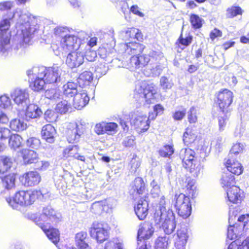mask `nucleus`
I'll use <instances>...</instances> for the list:
<instances>
[{
    "mask_svg": "<svg viewBox=\"0 0 249 249\" xmlns=\"http://www.w3.org/2000/svg\"><path fill=\"white\" fill-rule=\"evenodd\" d=\"M32 219L45 233L48 238L55 245L59 240V232L58 230L54 228H47L43 222L47 224H56L61 221V215L55 211L51 206H48L43 208L39 216L35 214L31 216Z\"/></svg>",
    "mask_w": 249,
    "mask_h": 249,
    "instance_id": "obj_1",
    "label": "nucleus"
},
{
    "mask_svg": "<svg viewBox=\"0 0 249 249\" xmlns=\"http://www.w3.org/2000/svg\"><path fill=\"white\" fill-rule=\"evenodd\" d=\"M196 181L190 178H187L185 183L186 184V194H183L176 195V203L175 206L178 215L185 219L191 214L192 207L190 197L194 198L196 196V190L195 186Z\"/></svg>",
    "mask_w": 249,
    "mask_h": 249,
    "instance_id": "obj_2",
    "label": "nucleus"
},
{
    "mask_svg": "<svg viewBox=\"0 0 249 249\" xmlns=\"http://www.w3.org/2000/svg\"><path fill=\"white\" fill-rule=\"evenodd\" d=\"M13 18L17 20V26L21 31L23 41L25 43H29L37 29L36 18L28 12H23L20 10H16Z\"/></svg>",
    "mask_w": 249,
    "mask_h": 249,
    "instance_id": "obj_3",
    "label": "nucleus"
},
{
    "mask_svg": "<svg viewBox=\"0 0 249 249\" xmlns=\"http://www.w3.org/2000/svg\"><path fill=\"white\" fill-rule=\"evenodd\" d=\"M72 32L63 39H61L60 47H57L55 45L52 46L55 55L63 56L69 52L80 50V48L82 45L81 35L84 34V33L74 32L72 33Z\"/></svg>",
    "mask_w": 249,
    "mask_h": 249,
    "instance_id": "obj_4",
    "label": "nucleus"
},
{
    "mask_svg": "<svg viewBox=\"0 0 249 249\" xmlns=\"http://www.w3.org/2000/svg\"><path fill=\"white\" fill-rule=\"evenodd\" d=\"M157 93V88L154 84L142 81L136 85L134 98L141 104H150L154 102Z\"/></svg>",
    "mask_w": 249,
    "mask_h": 249,
    "instance_id": "obj_5",
    "label": "nucleus"
},
{
    "mask_svg": "<svg viewBox=\"0 0 249 249\" xmlns=\"http://www.w3.org/2000/svg\"><path fill=\"white\" fill-rule=\"evenodd\" d=\"M10 19H4L0 22V56L5 58L12 54L11 34L8 31Z\"/></svg>",
    "mask_w": 249,
    "mask_h": 249,
    "instance_id": "obj_6",
    "label": "nucleus"
},
{
    "mask_svg": "<svg viewBox=\"0 0 249 249\" xmlns=\"http://www.w3.org/2000/svg\"><path fill=\"white\" fill-rule=\"evenodd\" d=\"M233 216L230 213L229 218V227L227 231V237L231 240L240 239L244 231L249 226V214H242L237 218L235 224L232 225Z\"/></svg>",
    "mask_w": 249,
    "mask_h": 249,
    "instance_id": "obj_7",
    "label": "nucleus"
},
{
    "mask_svg": "<svg viewBox=\"0 0 249 249\" xmlns=\"http://www.w3.org/2000/svg\"><path fill=\"white\" fill-rule=\"evenodd\" d=\"M195 155V152L190 148H183L179 153L183 166L188 169L193 176L196 177L202 172V167L196 160Z\"/></svg>",
    "mask_w": 249,
    "mask_h": 249,
    "instance_id": "obj_8",
    "label": "nucleus"
},
{
    "mask_svg": "<svg viewBox=\"0 0 249 249\" xmlns=\"http://www.w3.org/2000/svg\"><path fill=\"white\" fill-rule=\"evenodd\" d=\"M40 71V75L44 76L46 82L48 84H56L61 82L65 78L66 72L61 67L54 66L46 68L44 67H33V71L36 72Z\"/></svg>",
    "mask_w": 249,
    "mask_h": 249,
    "instance_id": "obj_9",
    "label": "nucleus"
},
{
    "mask_svg": "<svg viewBox=\"0 0 249 249\" xmlns=\"http://www.w3.org/2000/svg\"><path fill=\"white\" fill-rule=\"evenodd\" d=\"M124 50V55H132L129 59L127 66L130 69L140 68L138 55L143 51L144 46L141 44L136 42H129L123 45Z\"/></svg>",
    "mask_w": 249,
    "mask_h": 249,
    "instance_id": "obj_10",
    "label": "nucleus"
},
{
    "mask_svg": "<svg viewBox=\"0 0 249 249\" xmlns=\"http://www.w3.org/2000/svg\"><path fill=\"white\" fill-rule=\"evenodd\" d=\"M36 196L33 192L20 191L17 192L12 199L6 198V200L14 209H18L19 205L28 206L32 204L35 201Z\"/></svg>",
    "mask_w": 249,
    "mask_h": 249,
    "instance_id": "obj_11",
    "label": "nucleus"
},
{
    "mask_svg": "<svg viewBox=\"0 0 249 249\" xmlns=\"http://www.w3.org/2000/svg\"><path fill=\"white\" fill-rule=\"evenodd\" d=\"M90 234L98 242L102 243L109 237V230L107 224L94 222L90 229Z\"/></svg>",
    "mask_w": 249,
    "mask_h": 249,
    "instance_id": "obj_12",
    "label": "nucleus"
},
{
    "mask_svg": "<svg viewBox=\"0 0 249 249\" xmlns=\"http://www.w3.org/2000/svg\"><path fill=\"white\" fill-rule=\"evenodd\" d=\"M33 68L27 71V75L29 77L30 83V86L35 91H40L44 89L45 85L47 84L44 76L40 75V71L34 72Z\"/></svg>",
    "mask_w": 249,
    "mask_h": 249,
    "instance_id": "obj_13",
    "label": "nucleus"
},
{
    "mask_svg": "<svg viewBox=\"0 0 249 249\" xmlns=\"http://www.w3.org/2000/svg\"><path fill=\"white\" fill-rule=\"evenodd\" d=\"M233 97V93L227 89H224L219 92L217 102L220 111L230 112V106L232 102Z\"/></svg>",
    "mask_w": 249,
    "mask_h": 249,
    "instance_id": "obj_14",
    "label": "nucleus"
},
{
    "mask_svg": "<svg viewBox=\"0 0 249 249\" xmlns=\"http://www.w3.org/2000/svg\"><path fill=\"white\" fill-rule=\"evenodd\" d=\"M163 217L160 225L156 224L155 222V225L157 227L162 228L166 234H170L173 233L176 228V221L173 211H169L168 214L166 215L165 216H163Z\"/></svg>",
    "mask_w": 249,
    "mask_h": 249,
    "instance_id": "obj_15",
    "label": "nucleus"
},
{
    "mask_svg": "<svg viewBox=\"0 0 249 249\" xmlns=\"http://www.w3.org/2000/svg\"><path fill=\"white\" fill-rule=\"evenodd\" d=\"M169 203L165 200L164 196H161L159 203V205L156 209L154 213V220L156 224L160 225L163 219V216L168 214L169 211H171L168 207Z\"/></svg>",
    "mask_w": 249,
    "mask_h": 249,
    "instance_id": "obj_16",
    "label": "nucleus"
},
{
    "mask_svg": "<svg viewBox=\"0 0 249 249\" xmlns=\"http://www.w3.org/2000/svg\"><path fill=\"white\" fill-rule=\"evenodd\" d=\"M66 64L70 68L78 67L84 62V53L80 50L72 51L67 53Z\"/></svg>",
    "mask_w": 249,
    "mask_h": 249,
    "instance_id": "obj_17",
    "label": "nucleus"
},
{
    "mask_svg": "<svg viewBox=\"0 0 249 249\" xmlns=\"http://www.w3.org/2000/svg\"><path fill=\"white\" fill-rule=\"evenodd\" d=\"M154 229L152 224L149 222H144L140 225L137 233L138 246L143 244V240L147 241L153 235Z\"/></svg>",
    "mask_w": 249,
    "mask_h": 249,
    "instance_id": "obj_18",
    "label": "nucleus"
},
{
    "mask_svg": "<svg viewBox=\"0 0 249 249\" xmlns=\"http://www.w3.org/2000/svg\"><path fill=\"white\" fill-rule=\"evenodd\" d=\"M118 124L113 122H102L97 124L94 128L97 135H113L118 131Z\"/></svg>",
    "mask_w": 249,
    "mask_h": 249,
    "instance_id": "obj_19",
    "label": "nucleus"
},
{
    "mask_svg": "<svg viewBox=\"0 0 249 249\" xmlns=\"http://www.w3.org/2000/svg\"><path fill=\"white\" fill-rule=\"evenodd\" d=\"M85 131L82 124H72L67 131V139L70 143H76L80 141Z\"/></svg>",
    "mask_w": 249,
    "mask_h": 249,
    "instance_id": "obj_20",
    "label": "nucleus"
},
{
    "mask_svg": "<svg viewBox=\"0 0 249 249\" xmlns=\"http://www.w3.org/2000/svg\"><path fill=\"white\" fill-rule=\"evenodd\" d=\"M22 183L27 187L35 186L41 181V176L36 171H29L24 173L20 178Z\"/></svg>",
    "mask_w": 249,
    "mask_h": 249,
    "instance_id": "obj_21",
    "label": "nucleus"
},
{
    "mask_svg": "<svg viewBox=\"0 0 249 249\" xmlns=\"http://www.w3.org/2000/svg\"><path fill=\"white\" fill-rule=\"evenodd\" d=\"M228 201L230 203H240L244 197V192L237 186L232 185L226 190Z\"/></svg>",
    "mask_w": 249,
    "mask_h": 249,
    "instance_id": "obj_22",
    "label": "nucleus"
},
{
    "mask_svg": "<svg viewBox=\"0 0 249 249\" xmlns=\"http://www.w3.org/2000/svg\"><path fill=\"white\" fill-rule=\"evenodd\" d=\"M11 96L18 105L24 106L29 102V93L26 89H17L11 93Z\"/></svg>",
    "mask_w": 249,
    "mask_h": 249,
    "instance_id": "obj_23",
    "label": "nucleus"
},
{
    "mask_svg": "<svg viewBox=\"0 0 249 249\" xmlns=\"http://www.w3.org/2000/svg\"><path fill=\"white\" fill-rule=\"evenodd\" d=\"M190 231L189 229L185 225L179 226L178 228L177 234L178 241L176 243L177 247L178 249H183L186 245L189 237Z\"/></svg>",
    "mask_w": 249,
    "mask_h": 249,
    "instance_id": "obj_24",
    "label": "nucleus"
},
{
    "mask_svg": "<svg viewBox=\"0 0 249 249\" xmlns=\"http://www.w3.org/2000/svg\"><path fill=\"white\" fill-rule=\"evenodd\" d=\"M73 106L78 110H80L87 105L89 102L87 91L79 89V92L73 97Z\"/></svg>",
    "mask_w": 249,
    "mask_h": 249,
    "instance_id": "obj_25",
    "label": "nucleus"
},
{
    "mask_svg": "<svg viewBox=\"0 0 249 249\" xmlns=\"http://www.w3.org/2000/svg\"><path fill=\"white\" fill-rule=\"evenodd\" d=\"M145 190V184L142 178L137 177L130 185L129 192L131 195L142 194Z\"/></svg>",
    "mask_w": 249,
    "mask_h": 249,
    "instance_id": "obj_26",
    "label": "nucleus"
},
{
    "mask_svg": "<svg viewBox=\"0 0 249 249\" xmlns=\"http://www.w3.org/2000/svg\"><path fill=\"white\" fill-rule=\"evenodd\" d=\"M112 208L109 200L96 201L92 203L91 212L96 214H100L103 212H108Z\"/></svg>",
    "mask_w": 249,
    "mask_h": 249,
    "instance_id": "obj_27",
    "label": "nucleus"
},
{
    "mask_svg": "<svg viewBox=\"0 0 249 249\" xmlns=\"http://www.w3.org/2000/svg\"><path fill=\"white\" fill-rule=\"evenodd\" d=\"M148 203L147 201L143 198L140 199L137 205L134 208L136 214L138 218L141 220H143L148 214Z\"/></svg>",
    "mask_w": 249,
    "mask_h": 249,
    "instance_id": "obj_28",
    "label": "nucleus"
},
{
    "mask_svg": "<svg viewBox=\"0 0 249 249\" xmlns=\"http://www.w3.org/2000/svg\"><path fill=\"white\" fill-rule=\"evenodd\" d=\"M226 166L228 172L231 174L239 175L241 174L243 171V168L241 163L235 161L233 158H229L226 162Z\"/></svg>",
    "mask_w": 249,
    "mask_h": 249,
    "instance_id": "obj_29",
    "label": "nucleus"
},
{
    "mask_svg": "<svg viewBox=\"0 0 249 249\" xmlns=\"http://www.w3.org/2000/svg\"><path fill=\"white\" fill-rule=\"evenodd\" d=\"M56 133L54 127L51 124L44 125L41 130L42 138L51 143L54 142Z\"/></svg>",
    "mask_w": 249,
    "mask_h": 249,
    "instance_id": "obj_30",
    "label": "nucleus"
},
{
    "mask_svg": "<svg viewBox=\"0 0 249 249\" xmlns=\"http://www.w3.org/2000/svg\"><path fill=\"white\" fill-rule=\"evenodd\" d=\"M43 114L42 111L36 105L32 104L29 105L25 112V119L29 121L31 119H36Z\"/></svg>",
    "mask_w": 249,
    "mask_h": 249,
    "instance_id": "obj_31",
    "label": "nucleus"
},
{
    "mask_svg": "<svg viewBox=\"0 0 249 249\" xmlns=\"http://www.w3.org/2000/svg\"><path fill=\"white\" fill-rule=\"evenodd\" d=\"M77 84L74 82H69L63 86V95L66 97H73L78 92Z\"/></svg>",
    "mask_w": 249,
    "mask_h": 249,
    "instance_id": "obj_32",
    "label": "nucleus"
},
{
    "mask_svg": "<svg viewBox=\"0 0 249 249\" xmlns=\"http://www.w3.org/2000/svg\"><path fill=\"white\" fill-rule=\"evenodd\" d=\"M23 160L25 164H29L37 162L38 155L34 150L23 149L21 151Z\"/></svg>",
    "mask_w": 249,
    "mask_h": 249,
    "instance_id": "obj_33",
    "label": "nucleus"
},
{
    "mask_svg": "<svg viewBox=\"0 0 249 249\" xmlns=\"http://www.w3.org/2000/svg\"><path fill=\"white\" fill-rule=\"evenodd\" d=\"M197 136L196 131L192 127H187L183 136V141L185 145L193 143Z\"/></svg>",
    "mask_w": 249,
    "mask_h": 249,
    "instance_id": "obj_34",
    "label": "nucleus"
},
{
    "mask_svg": "<svg viewBox=\"0 0 249 249\" xmlns=\"http://www.w3.org/2000/svg\"><path fill=\"white\" fill-rule=\"evenodd\" d=\"M92 191L83 189L81 192L74 194L72 196L73 200L76 203L84 202L92 198Z\"/></svg>",
    "mask_w": 249,
    "mask_h": 249,
    "instance_id": "obj_35",
    "label": "nucleus"
},
{
    "mask_svg": "<svg viewBox=\"0 0 249 249\" xmlns=\"http://www.w3.org/2000/svg\"><path fill=\"white\" fill-rule=\"evenodd\" d=\"M77 80L80 87H86L93 80L92 73L91 71H85L79 75Z\"/></svg>",
    "mask_w": 249,
    "mask_h": 249,
    "instance_id": "obj_36",
    "label": "nucleus"
},
{
    "mask_svg": "<svg viewBox=\"0 0 249 249\" xmlns=\"http://www.w3.org/2000/svg\"><path fill=\"white\" fill-rule=\"evenodd\" d=\"M11 129L16 132H20L27 128V125L23 119L16 118L12 119L9 124Z\"/></svg>",
    "mask_w": 249,
    "mask_h": 249,
    "instance_id": "obj_37",
    "label": "nucleus"
},
{
    "mask_svg": "<svg viewBox=\"0 0 249 249\" xmlns=\"http://www.w3.org/2000/svg\"><path fill=\"white\" fill-rule=\"evenodd\" d=\"M220 182L223 188L225 189L226 188L228 189L232 185H234V177L230 172H224L222 175Z\"/></svg>",
    "mask_w": 249,
    "mask_h": 249,
    "instance_id": "obj_38",
    "label": "nucleus"
},
{
    "mask_svg": "<svg viewBox=\"0 0 249 249\" xmlns=\"http://www.w3.org/2000/svg\"><path fill=\"white\" fill-rule=\"evenodd\" d=\"M134 125L140 128L142 131H146L149 127V121L146 116H139L134 120Z\"/></svg>",
    "mask_w": 249,
    "mask_h": 249,
    "instance_id": "obj_39",
    "label": "nucleus"
},
{
    "mask_svg": "<svg viewBox=\"0 0 249 249\" xmlns=\"http://www.w3.org/2000/svg\"><path fill=\"white\" fill-rule=\"evenodd\" d=\"M9 145L10 147L15 150L21 146L22 138L18 134L10 135L9 137Z\"/></svg>",
    "mask_w": 249,
    "mask_h": 249,
    "instance_id": "obj_40",
    "label": "nucleus"
},
{
    "mask_svg": "<svg viewBox=\"0 0 249 249\" xmlns=\"http://www.w3.org/2000/svg\"><path fill=\"white\" fill-rule=\"evenodd\" d=\"M15 177L14 174H9L1 178L2 186L6 189L10 190L15 187Z\"/></svg>",
    "mask_w": 249,
    "mask_h": 249,
    "instance_id": "obj_41",
    "label": "nucleus"
},
{
    "mask_svg": "<svg viewBox=\"0 0 249 249\" xmlns=\"http://www.w3.org/2000/svg\"><path fill=\"white\" fill-rule=\"evenodd\" d=\"M230 112H226L220 111L218 117L219 130L220 131H223L226 127L230 116Z\"/></svg>",
    "mask_w": 249,
    "mask_h": 249,
    "instance_id": "obj_42",
    "label": "nucleus"
},
{
    "mask_svg": "<svg viewBox=\"0 0 249 249\" xmlns=\"http://www.w3.org/2000/svg\"><path fill=\"white\" fill-rule=\"evenodd\" d=\"M12 164V160L7 157H0V173L3 174L10 168Z\"/></svg>",
    "mask_w": 249,
    "mask_h": 249,
    "instance_id": "obj_43",
    "label": "nucleus"
},
{
    "mask_svg": "<svg viewBox=\"0 0 249 249\" xmlns=\"http://www.w3.org/2000/svg\"><path fill=\"white\" fill-rule=\"evenodd\" d=\"M174 83L171 78L163 76L160 78V86L164 91L170 89L173 86Z\"/></svg>",
    "mask_w": 249,
    "mask_h": 249,
    "instance_id": "obj_44",
    "label": "nucleus"
},
{
    "mask_svg": "<svg viewBox=\"0 0 249 249\" xmlns=\"http://www.w3.org/2000/svg\"><path fill=\"white\" fill-rule=\"evenodd\" d=\"M70 108L71 104L66 100H64L57 104L55 110L61 114H65Z\"/></svg>",
    "mask_w": 249,
    "mask_h": 249,
    "instance_id": "obj_45",
    "label": "nucleus"
},
{
    "mask_svg": "<svg viewBox=\"0 0 249 249\" xmlns=\"http://www.w3.org/2000/svg\"><path fill=\"white\" fill-rule=\"evenodd\" d=\"M79 147L77 145L69 146L63 152V156L67 158L68 157H75L77 155Z\"/></svg>",
    "mask_w": 249,
    "mask_h": 249,
    "instance_id": "obj_46",
    "label": "nucleus"
},
{
    "mask_svg": "<svg viewBox=\"0 0 249 249\" xmlns=\"http://www.w3.org/2000/svg\"><path fill=\"white\" fill-rule=\"evenodd\" d=\"M71 32L67 27L63 26L57 27L54 29V35L61 39L66 37Z\"/></svg>",
    "mask_w": 249,
    "mask_h": 249,
    "instance_id": "obj_47",
    "label": "nucleus"
},
{
    "mask_svg": "<svg viewBox=\"0 0 249 249\" xmlns=\"http://www.w3.org/2000/svg\"><path fill=\"white\" fill-rule=\"evenodd\" d=\"M203 19L200 18L198 15L192 14L190 17V22L193 28L195 29H197L201 28L202 26Z\"/></svg>",
    "mask_w": 249,
    "mask_h": 249,
    "instance_id": "obj_48",
    "label": "nucleus"
},
{
    "mask_svg": "<svg viewBox=\"0 0 249 249\" xmlns=\"http://www.w3.org/2000/svg\"><path fill=\"white\" fill-rule=\"evenodd\" d=\"M12 102L10 97L6 95H3L0 96V108L5 109H10L11 108Z\"/></svg>",
    "mask_w": 249,
    "mask_h": 249,
    "instance_id": "obj_49",
    "label": "nucleus"
},
{
    "mask_svg": "<svg viewBox=\"0 0 249 249\" xmlns=\"http://www.w3.org/2000/svg\"><path fill=\"white\" fill-rule=\"evenodd\" d=\"M168 238L166 236L159 237L155 242L156 249H166L168 244Z\"/></svg>",
    "mask_w": 249,
    "mask_h": 249,
    "instance_id": "obj_50",
    "label": "nucleus"
},
{
    "mask_svg": "<svg viewBox=\"0 0 249 249\" xmlns=\"http://www.w3.org/2000/svg\"><path fill=\"white\" fill-rule=\"evenodd\" d=\"M243 13L242 9L239 6H232L227 10V17L232 18L237 15H241Z\"/></svg>",
    "mask_w": 249,
    "mask_h": 249,
    "instance_id": "obj_51",
    "label": "nucleus"
},
{
    "mask_svg": "<svg viewBox=\"0 0 249 249\" xmlns=\"http://www.w3.org/2000/svg\"><path fill=\"white\" fill-rule=\"evenodd\" d=\"M45 96L50 99L56 100L57 99H61V97L62 96V95H61L60 92L56 89H52L47 90L45 91Z\"/></svg>",
    "mask_w": 249,
    "mask_h": 249,
    "instance_id": "obj_52",
    "label": "nucleus"
},
{
    "mask_svg": "<svg viewBox=\"0 0 249 249\" xmlns=\"http://www.w3.org/2000/svg\"><path fill=\"white\" fill-rule=\"evenodd\" d=\"M105 249H123L122 245L118 239H113L106 243Z\"/></svg>",
    "mask_w": 249,
    "mask_h": 249,
    "instance_id": "obj_53",
    "label": "nucleus"
},
{
    "mask_svg": "<svg viewBox=\"0 0 249 249\" xmlns=\"http://www.w3.org/2000/svg\"><path fill=\"white\" fill-rule=\"evenodd\" d=\"M26 146L30 148L37 149L40 145V140L36 137H31L26 142Z\"/></svg>",
    "mask_w": 249,
    "mask_h": 249,
    "instance_id": "obj_54",
    "label": "nucleus"
},
{
    "mask_svg": "<svg viewBox=\"0 0 249 249\" xmlns=\"http://www.w3.org/2000/svg\"><path fill=\"white\" fill-rule=\"evenodd\" d=\"M174 153L173 146L170 145H165L159 150V154L163 157H169Z\"/></svg>",
    "mask_w": 249,
    "mask_h": 249,
    "instance_id": "obj_55",
    "label": "nucleus"
},
{
    "mask_svg": "<svg viewBox=\"0 0 249 249\" xmlns=\"http://www.w3.org/2000/svg\"><path fill=\"white\" fill-rule=\"evenodd\" d=\"M244 148V145L241 143H237L234 144L230 152L229 155V158H233V155H237L241 153Z\"/></svg>",
    "mask_w": 249,
    "mask_h": 249,
    "instance_id": "obj_56",
    "label": "nucleus"
},
{
    "mask_svg": "<svg viewBox=\"0 0 249 249\" xmlns=\"http://www.w3.org/2000/svg\"><path fill=\"white\" fill-rule=\"evenodd\" d=\"M150 185L152 188L151 191V195L153 197H158L160 193V189L158 182L154 179L151 182Z\"/></svg>",
    "mask_w": 249,
    "mask_h": 249,
    "instance_id": "obj_57",
    "label": "nucleus"
},
{
    "mask_svg": "<svg viewBox=\"0 0 249 249\" xmlns=\"http://www.w3.org/2000/svg\"><path fill=\"white\" fill-rule=\"evenodd\" d=\"M108 71V67L105 63H100L96 68L95 72L97 77H101L106 74Z\"/></svg>",
    "mask_w": 249,
    "mask_h": 249,
    "instance_id": "obj_58",
    "label": "nucleus"
},
{
    "mask_svg": "<svg viewBox=\"0 0 249 249\" xmlns=\"http://www.w3.org/2000/svg\"><path fill=\"white\" fill-rule=\"evenodd\" d=\"M14 2L11 0L0 2V11H6L11 9L14 6Z\"/></svg>",
    "mask_w": 249,
    "mask_h": 249,
    "instance_id": "obj_59",
    "label": "nucleus"
},
{
    "mask_svg": "<svg viewBox=\"0 0 249 249\" xmlns=\"http://www.w3.org/2000/svg\"><path fill=\"white\" fill-rule=\"evenodd\" d=\"M135 137L131 135L124 138L122 143L125 147H133L135 145Z\"/></svg>",
    "mask_w": 249,
    "mask_h": 249,
    "instance_id": "obj_60",
    "label": "nucleus"
},
{
    "mask_svg": "<svg viewBox=\"0 0 249 249\" xmlns=\"http://www.w3.org/2000/svg\"><path fill=\"white\" fill-rule=\"evenodd\" d=\"M149 58L159 61L163 58V54L160 51H150L148 53Z\"/></svg>",
    "mask_w": 249,
    "mask_h": 249,
    "instance_id": "obj_61",
    "label": "nucleus"
},
{
    "mask_svg": "<svg viewBox=\"0 0 249 249\" xmlns=\"http://www.w3.org/2000/svg\"><path fill=\"white\" fill-rule=\"evenodd\" d=\"M192 39L193 36H192L188 35L185 37H183L182 35L181 34L178 40L181 45L188 46L192 43Z\"/></svg>",
    "mask_w": 249,
    "mask_h": 249,
    "instance_id": "obj_62",
    "label": "nucleus"
},
{
    "mask_svg": "<svg viewBox=\"0 0 249 249\" xmlns=\"http://www.w3.org/2000/svg\"><path fill=\"white\" fill-rule=\"evenodd\" d=\"M196 110L194 107H191L188 112V119L190 123H195L197 121Z\"/></svg>",
    "mask_w": 249,
    "mask_h": 249,
    "instance_id": "obj_63",
    "label": "nucleus"
},
{
    "mask_svg": "<svg viewBox=\"0 0 249 249\" xmlns=\"http://www.w3.org/2000/svg\"><path fill=\"white\" fill-rule=\"evenodd\" d=\"M35 168L36 169L39 170H46L49 166V163L46 161H39L38 158H37V162H35Z\"/></svg>",
    "mask_w": 249,
    "mask_h": 249,
    "instance_id": "obj_64",
    "label": "nucleus"
}]
</instances>
